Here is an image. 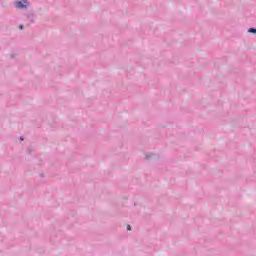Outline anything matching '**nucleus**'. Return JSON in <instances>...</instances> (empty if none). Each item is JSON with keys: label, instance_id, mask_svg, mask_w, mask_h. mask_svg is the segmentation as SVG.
Masks as SVG:
<instances>
[{"label": "nucleus", "instance_id": "nucleus-1", "mask_svg": "<svg viewBox=\"0 0 256 256\" xmlns=\"http://www.w3.org/2000/svg\"><path fill=\"white\" fill-rule=\"evenodd\" d=\"M27 0H22V1H18L16 2V7L17 9H25L27 7Z\"/></svg>", "mask_w": 256, "mask_h": 256}, {"label": "nucleus", "instance_id": "nucleus-2", "mask_svg": "<svg viewBox=\"0 0 256 256\" xmlns=\"http://www.w3.org/2000/svg\"><path fill=\"white\" fill-rule=\"evenodd\" d=\"M248 31H249V33H256V29L255 28H250Z\"/></svg>", "mask_w": 256, "mask_h": 256}, {"label": "nucleus", "instance_id": "nucleus-3", "mask_svg": "<svg viewBox=\"0 0 256 256\" xmlns=\"http://www.w3.org/2000/svg\"><path fill=\"white\" fill-rule=\"evenodd\" d=\"M127 230L131 231V225H127Z\"/></svg>", "mask_w": 256, "mask_h": 256}, {"label": "nucleus", "instance_id": "nucleus-4", "mask_svg": "<svg viewBox=\"0 0 256 256\" xmlns=\"http://www.w3.org/2000/svg\"><path fill=\"white\" fill-rule=\"evenodd\" d=\"M20 29H23V25H20Z\"/></svg>", "mask_w": 256, "mask_h": 256}]
</instances>
